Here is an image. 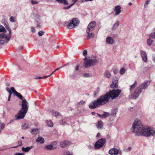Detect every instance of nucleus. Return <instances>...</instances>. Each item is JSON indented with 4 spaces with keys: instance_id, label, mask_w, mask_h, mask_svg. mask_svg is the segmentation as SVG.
Listing matches in <instances>:
<instances>
[{
    "instance_id": "1",
    "label": "nucleus",
    "mask_w": 155,
    "mask_h": 155,
    "mask_svg": "<svg viewBox=\"0 0 155 155\" xmlns=\"http://www.w3.org/2000/svg\"><path fill=\"white\" fill-rule=\"evenodd\" d=\"M121 92V90L119 89L110 90L105 94L101 96L97 100L92 102L89 104V107L91 109H94L104 105L109 102L110 99H114L117 97Z\"/></svg>"
},
{
    "instance_id": "2",
    "label": "nucleus",
    "mask_w": 155,
    "mask_h": 155,
    "mask_svg": "<svg viewBox=\"0 0 155 155\" xmlns=\"http://www.w3.org/2000/svg\"><path fill=\"white\" fill-rule=\"evenodd\" d=\"M130 130L137 136L149 137L155 134V130L149 127L145 128L141 124L140 121L137 119L134 122Z\"/></svg>"
},
{
    "instance_id": "3",
    "label": "nucleus",
    "mask_w": 155,
    "mask_h": 155,
    "mask_svg": "<svg viewBox=\"0 0 155 155\" xmlns=\"http://www.w3.org/2000/svg\"><path fill=\"white\" fill-rule=\"evenodd\" d=\"M150 84V81H146L142 83L137 87L134 93L129 96V98L135 99L138 97L141 93L142 90L147 89Z\"/></svg>"
},
{
    "instance_id": "4",
    "label": "nucleus",
    "mask_w": 155,
    "mask_h": 155,
    "mask_svg": "<svg viewBox=\"0 0 155 155\" xmlns=\"http://www.w3.org/2000/svg\"><path fill=\"white\" fill-rule=\"evenodd\" d=\"M4 25L6 28L8 30L9 35L7 36L4 33H2L0 34V46L3 45L5 42L6 43L8 42L12 36V31L8 23L5 22Z\"/></svg>"
},
{
    "instance_id": "5",
    "label": "nucleus",
    "mask_w": 155,
    "mask_h": 155,
    "mask_svg": "<svg viewBox=\"0 0 155 155\" xmlns=\"http://www.w3.org/2000/svg\"><path fill=\"white\" fill-rule=\"evenodd\" d=\"M106 140L105 138H101L99 140L95 143V147L97 149L102 147L105 143Z\"/></svg>"
},
{
    "instance_id": "6",
    "label": "nucleus",
    "mask_w": 155,
    "mask_h": 155,
    "mask_svg": "<svg viewBox=\"0 0 155 155\" xmlns=\"http://www.w3.org/2000/svg\"><path fill=\"white\" fill-rule=\"evenodd\" d=\"M108 153L111 155H117L118 154L121 155L122 154V151L120 149L113 148L109 151Z\"/></svg>"
},
{
    "instance_id": "7",
    "label": "nucleus",
    "mask_w": 155,
    "mask_h": 155,
    "mask_svg": "<svg viewBox=\"0 0 155 155\" xmlns=\"http://www.w3.org/2000/svg\"><path fill=\"white\" fill-rule=\"evenodd\" d=\"M28 104L25 99L22 101L21 108V110L27 112L28 108Z\"/></svg>"
},
{
    "instance_id": "8",
    "label": "nucleus",
    "mask_w": 155,
    "mask_h": 155,
    "mask_svg": "<svg viewBox=\"0 0 155 155\" xmlns=\"http://www.w3.org/2000/svg\"><path fill=\"white\" fill-rule=\"evenodd\" d=\"M27 113L25 111L20 110L18 114L15 116V117L17 118L16 119H21L24 118Z\"/></svg>"
},
{
    "instance_id": "9",
    "label": "nucleus",
    "mask_w": 155,
    "mask_h": 155,
    "mask_svg": "<svg viewBox=\"0 0 155 155\" xmlns=\"http://www.w3.org/2000/svg\"><path fill=\"white\" fill-rule=\"evenodd\" d=\"M118 78L117 77H114L112 80V84H111L110 87L112 88H117L118 87Z\"/></svg>"
},
{
    "instance_id": "10",
    "label": "nucleus",
    "mask_w": 155,
    "mask_h": 155,
    "mask_svg": "<svg viewBox=\"0 0 155 155\" xmlns=\"http://www.w3.org/2000/svg\"><path fill=\"white\" fill-rule=\"evenodd\" d=\"M96 25V22L95 21L91 22L88 25L87 29L86 30V32H88L89 31H91L94 29Z\"/></svg>"
},
{
    "instance_id": "11",
    "label": "nucleus",
    "mask_w": 155,
    "mask_h": 155,
    "mask_svg": "<svg viewBox=\"0 0 155 155\" xmlns=\"http://www.w3.org/2000/svg\"><path fill=\"white\" fill-rule=\"evenodd\" d=\"M140 55L142 58L143 61L145 62L147 61V57L146 52L143 50L140 51Z\"/></svg>"
},
{
    "instance_id": "12",
    "label": "nucleus",
    "mask_w": 155,
    "mask_h": 155,
    "mask_svg": "<svg viewBox=\"0 0 155 155\" xmlns=\"http://www.w3.org/2000/svg\"><path fill=\"white\" fill-rule=\"evenodd\" d=\"M121 7L120 5H117L115 7L114 10L115 12L114 16H116L120 14L121 11Z\"/></svg>"
},
{
    "instance_id": "13",
    "label": "nucleus",
    "mask_w": 155,
    "mask_h": 155,
    "mask_svg": "<svg viewBox=\"0 0 155 155\" xmlns=\"http://www.w3.org/2000/svg\"><path fill=\"white\" fill-rule=\"evenodd\" d=\"M71 143L69 141L67 140H63L60 142V146L61 148H64L70 145Z\"/></svg>"
},
{
    "instance_id": "14",
    "label": "nucleus",
    "mask_w": 155,
    "mask_h": 155,
    "mask_svg": "<svg viewBox=\"0 0 155 155\" xmlns=\"http://www.w3.org/2000/svg\"><path fill=\"white\" fill-rule=\"evenodd\" d=\"M92 61V59H89L85 61L84 63V67L85 68H87L93 66Z\"/></svg>"
},
{
    "instance_id": "15",
    "label": "nucleus",
    "mask_w": 155,
    "mask_h": 155,
    "mask_svg": "<svg viewBox=\"0 0 155 155\" xmlns=\"http://www.w3.org/2000/svg\"><path fill=\"white\" fill-rule=\"evenodd\" d=\"M56 148V147H53L52 145L49 144L45 146L44 148V149L45 150H51Z\"/></svg>"
},
{
    "instance_id": "16",
    "label": "nucleus",
    "mask_w": 155,
    "mask_h": 155,
    "mask_svg": "<svg viewBox=\"0 0 155 155\" xmlns=\"http://www.w3.org/2000/svg\"><path fill=\"white\" fill-rule=\"evenodd\" d=\"M106 41L108 44H112L114 42V40L112 38L109 36L107 38Z\"/></svg>"
},
{
    "instance_id": "17",
    "label": "nucleus",
    "mask_w": 155,
    "mask_h": 155,
    "mask_svg": "<svg viewBox=\"0 0 155 155\" xmlns=\"http://www.w3.org/2000/svg\"><path fill=\"white\" fill-rule=\"evenodd\" d=\"M90 32H86L87 34V39L92 38L94 36V34L92 32L90 33Z\"/></svg>"
},
{
    "instance_id": "18",
    "label": "nucleus",
    "mask_w": 155,
    "mask_h": 155,
    "mask_svg": "<svg viewBox=\"0 0 155 155\" xmlns=\"http://www.w3.org/2000/svg\"><path fill=\"white\" fill-rule=\"evenodd\" d=\"M96 126L98 129H101L103 126V123L102 122L101 120H99Z\"/></svg>"
},
{
    "instance_id": "19",
    "label": "nucleus",
    "mask_w": 155,
    "mask_h": 155,
    "mask_svg": "<svg viewBox=\"0 0 155 155\" xmlns=\"http://www.w3.org/2000/svg\"><path fill=\"white\" fill-rule=\"evenodd\" d=\"M120 22L119 21H117L113 25L112 29L113 30H115L118 28Z\"/></svg>"
},
{
    "instance_id": "20",
    "label": "nucleus",
    "mask_w": 155,
    "mask_h": 155,
    "mask_svg": "<svg viewBox=\"0 0 155 155\" xmlns=\"http://www.w3.org/2000/svg\"><path fill=\"white\" fill-rule=\"evenodd\" d=\"M149 36L150 37L147 40V44L148 46H150L151 45L153 42V41L152 39L154 38L151 37L150 34L149 35Z\"/></svg>"
},
{
    "instance_id": "21",
    "label": "nucleus",
    "mask_w": 155,
    "mask_h": 155,
    "mask_svg": "<svg viewBox=\"0 0 155 155\" xmlns=\"http://www.w3.org/2000/svg\"><path fill=\"white\" fill-rule=\"evenodd\" d=\"M35 24L37 25L38 27L41 26L42 24L41 20L39 18H36L35 19Z\"/></svg>"
},
{
    "instance_id": "22",
    "label": "nucleus",
    "mask_w": 155,
    "mask_h": 155,
    "mask_svg": "<svg viewBox=\"0 0 155 155\" xmlns=\"http://www.w3.org/2000/svg\"><path fill=\"white\" fill-rule=\"evenodd\" d=\"M33 147V146H31L30 147H27L26 148L24 147H22L21 148V150L22 151L26 152H28Z\"/></svg>"
},
{
    "instance_id": "23",
    "label": "nucleus",
    "mask_w": 155,
    "mask_h": 155,
    "mask_svg": "<svg viewBox=\"0 0 155 155\" xmlns=\"http://www.w3.org/2000/svg\"><path fill=\"white\" fill-rule=\"evenodd\" d=\"M98 115L101 117L105 118L109 117L110 115L109 113L106 112H104V113L102 114H97Z\"/></svg>"
},
{
    "instance_id": "24",
    "label": "nucleus",
    "mask_w": 155,
    "mask_h": 155,
    "mask_svg": "<svg viewBox=\"0 0 155 155\" xmlns=\"http://www.w3.org/2000/svg\"><path fill=\"white\" fill-rule=\"evenodd\" d=\"M56 1L60 3L63 4L64 5H67L69 3L68 2L67 0H55Z\"/></svg>"
},
{
    "instance_id": "25",
    "label": "nucleus",
    "mask_w": 155,
    "mask_h": 155,
    "mask_svg": "<svg viewBox=\"0 0 155 155\" xmlns=\"http://www.w3.org/2000/svg\"><path fill=\"white\" fill-rule=\"evenodd\" d=\"M36 141L37 142H40L41 143H43L45 142L44 139L41 137H38Z\"/></svg>"
},
{
    "instance_id": "26",
    "label": "nucleus",
    "mask_w": 155,
    "mask_h": 155,
    "mask_svg": "<svg viewBox=\"0 0 155 155\" xmlns=\"http://www.w3.org/2000/svg\"><path fill=\"white\" fill-rule=\"evenodd\" d=\"M73 24H75L74 26H77L79 23V21L78 19L76 18H73L71 20Z\"/></svg>"
},
{
    "instance_id": "27",
    "label": "nucleus",
    "mask_w": 155,
    "mask_h": 155,
    "mask_svg": "<svg viewBox=\"0 0 155 155\" xmlns=\"http://www.w3.org/2000/svg\"><path fill=\"white\" fill-rule=\"evenodd\" d=\"M75 24H73L71 21H70L67 25V27L69 29H71L74 28L75 26Z\"/></svg>"
},
{
    "instance_id": "28",
    "label": "nucleus",
    "mask_w": 155,
    "mask_h": 155,
    "mask_svg": "<svg viewBox=\"0 0 155 155\" xmlns=\"http://www.w3.org/2000/svg\"><path fill=\"white\" fill-rule=\"evenodd\" d=\"M6 32V30L4 26L0 25V33H2L5 34Z\"/></svg>"
},
{
    "instance_id": "29",
    "label": "nucleus",
    "mask_w": 155,
    "mask_h": 155,
    "mask_svg": "<svg viewBox=\"0 0 155 155\" xmlns=\"http://www.w3.org/2000/svg\"><path fill=\"white\" fill-rule=\"evenodd\" d=\"M51 114L53 116L56 117L60 116L61 115V114L58 112L56 111H55L54 110H52V111Z\"/></svg>"
},
{
    "instance_id": "30",
    "label": "nucleus",
    "mask_w": 155,
    "mask_h": 155,
    "mask_svg": "<svg viewBox=\"0 0 155 155\" xmlns=\"http://www.w3.org/2000/svg\"><path fill=\"white\" fill-rule=\"evenodd\" d=\"M47 124L50 127H52L53 126V123L51 120H47Z\"/></svg>"
},
{
    "instance_id": "31",
    "label": "nucleus",
    "mask_w": 155,
    "mask_h": 155,
    "mask_svg": "<svg viewBox=\"0 0 155 155\" xmlns=\"http://www.w3.org/2000/svg\"><path fill=\"white\" fill-rule=\"evenodd\" d=\"M104 76L107 78H110L111 77V74L109 71H106L104 74Z\"/></svg>"
},
{
    "instance_id": "32",
    "label": "nucleus",
    "mask_w": 155,
    "mask_h": 155,
    "mask_svg": "<svg viewBox=\"0 0 155 155\" xmlns=\"http://www.w3.org/2000/svg\"><path fill=\"white\" fill-rule=\"evenodd\" d=\"M137 82L136 81H135L134 83L133 84L130 86V91H131L132 89H134L135 87L137 85Z\"/></svg>"
},
{
    "instance_id": "33",
    "label": "nucleus",
    "mask_w": 155,
    "mask_h": 155,
    "mask_svg": "<svg viewBox=\"0 0 155 155\" xmlns=\"http://www.w3.org/2000/svg\"><path fill=\"white\" fill-rule=\"evenodd\" d=\"M98 60L96 59L92 60V63L93 66L96 65L98 64Z\"/></svg>"
},
{
    "instance_id": "34",
    "label": "nucleus",
    "mask_w": 155,
    "mask_h": 155,
    "mask_svg": "<svg viewBox=\"0 0 155 155\" xmlns=\"http://www.w3.org/2000/svg\"><path fill=\"white\" fill-rule=\"evenodd\" d=\"M20 99H23V97L22 96L20 93L17 92L16 94H15Z\"/></svg>"
},
{
    "instance_id": "35",
    "label": "nucleus",
    "mask_w": 155,
    "mask_h": 155,
    "mask_svg": "<svg viewBox=\"0 0 155 155\" xmlns=\"http://www.w3.org/2000/svg\"><path fill=\"white\" fill-rule=\"evenodd\" d=\"M85 103V102L83 101H80L77 104V106L78 107H81L82 105L84 104Z\"/></svg>"
},
{
    "instance_id": "36",
    "label": "nucleus",
    "mask_w": 155,
    "mask_h": 155,
    "mask_svg": "<svg viewBox=\"0 0 155 155\" xmlns=\"http://www.w3.org/2000/svg\"><path fill=\"white\" fill-rule=\"evenodd\" d=\"M126 72V69L124 68H121L120 71V74H123Z\"/></svg>"
},
{
    "instance_id": "37",
    "label": "nucleus",
    "mask_w": 155,
    "mask_h": 155,
    "mask_svg": "<svg viewBox=\"0 0 155 155\" xmlns=\"http://www.w3.org/2000/svg\"><path fill=\"white\" fill-rule=\"evenodd\" d=\"M31 133L33 134H36L38 133V130L36 128L33 129L31 130Z\"/></svg>"
},
{
    "instance_id": "38",
    "label": "nucleus",
    "mask_w": 155,
    "mask_h": 155,
    "mask_svg": "<svg viewBox=\"0 0 155 155\" xmlns=\"http://www.w3.org/2000/svg\"><path fill=\"white\" fill-rule=\"evenodd\" d=\"M29 125L27 124H24L22 125V128L23 129H26L28 128Z\"/></svg>"
},
{
    "instance_id": "39",
    "label": "nucleus",
    "mask_w": 155,
    "mask_h": 155,
    "mask_svg": "<svg viewBox=\"0 0 155 155\" xmlns=\"http://www.w3.org/2000/svg\"><path fill=\"white\" fill-rule=\"evenodd\" d=\"M30 2L32 5H35L39 3L38 1L35 0H31Z\"/></svg>"
},
{
    "instance_id": "40",
    "label": "nucleus",
    "mask_w": 155,
    "mask_h": 155,
    "mask_svg": "<svg viewBox=\"0 0 155 155\" xmlns=\"http://www.w3.org/2000/svg\"><path fill=\"white\" fill-rule=\"evenodd\" d=\"M18 143L19 144V145L18 146H16L15 147H12V148H15L18 147L19 146H22V141L21 140L19 141L18 142Z\"/></svg>"
},
{
    "instance_id": "41",
    "label": "nucleus",
    "mask_w": 155,
    "mask_h": 155,
    "mask_svg": "<svg viewBox=\"0 0 155 155\" xmlns=\"http://www.w3.org/2000/svg\"><path fill=\"white\" fill-rule=\"evenodd\" d=\"M117 108H115L112 110V115H116L117 111Z\"/></svg>"
},
{
    "instance_id": "42",
    "label": "nucleus",
    "mask_w": 155,
    "mask_h": 155,
    "mask_svg": "<svg viewBox=\"0 0 155 155\" xmlns=\"http://www.w3.org/2000/svg\"><path fill=\"white\" fill-rule=\"evenodd\" d=\"M9 21L12 22H15L16 20L15 17L13 16H11L9 19Z\"/></svg>"
},
{
    "instance_id": "43",
    "label": "nucleus",
    "mask_w": 155,
    "mask_h": 155,
    "mask_svg": "<svg viewBox=\"0 0 155 155\" xmlns=\"http://www.w3.org/2000/svg\"><path fill=\"white\" fill-rule=\"evenodd\" d=\"M60 123L61 125H66L67 123L64 120H61L60 121Z\"/></svg>"
},
{
    "instance_id": "44",
    "label": "nucleus",
    "mask_w": 155,
    "mask_h": 155,
    "mask_svg": "<svg viewBox=\"0 0 155 155\" xmlns=\"http://www.w3.org/2000/svg\"><path fill=\"white\" fill-rule=\"evenodd\" d=\"M150 2V1L149 0L146 1L144 5V7L145 8H146L147 6L149 4Z\"/></svg>"
},
{
    "instance_id": "45",
    "label": "nucleus",
    "mask_w": 155,
    "mask_h": 155,
    "mask_svg": "<svg viewBox=\"0 0 155 155\" xmlns=\"http://www.w3.org/2000/svg\"><path fill=\"white\" fill-rule=\"evenodd\" d=\"M5 126V124L4 123H3V124H1V126H0L1 130H2V129H3L4 128Z\"/></svg>"
},
{
    "instance_id": "46",
    "label": "nucleus",
    "mask_w": 155,
    "mask_h": 155,
    "mask_svg": "<svg viewBox=\"0 0 155 155\" xmlns=\"http://www.w3.org/2000/svg\"><path fill=\"white\" fill-rule=\"evenodd\" d=\"M44 32L42 31H40L38 33V35L39 36H42L44 34Z\"/></svg>"
},
{
    "instance_id": "47",
    "label": "nucleus",
    "mask_w": 155,
    "mask_h": 155,
    "mask_svg": "<svg viewBox=\"0 0 155 155\" xmlns=\"http://www.w3.org/2000/svg\"><path fill=\"white\" fill-rule=\"evenodd\" d=\"M11 89L12 91L15 94L17 92L15 90V89L14 87H11Z\"/></svg>"
},
{
    "instance_id": "48",
    "label": "nucleus",
    "mask_w": 155,
    "mask_h": 155,
    "mask_svg": "<svg viewBox=\"0 0 155 155\" xmlns=\"http://www.w3.org/2000/svg\"><path fill=\"white\" fill-rule=\"evenodd\" d=\"M61 67H60V68H57L55 70L53 71V72L51 73V74H50V75H49L48 76H49V77L51 76V75H52L53 74L54 72H55L56 71H58V70H59V69H61Z\"/></svg>"
},
{
    "instance_id": "49",
    "label": "nucleus",
    "mask_w": 155,
    "mask_h": 155,
    "mask_svg": "<svg viewBox=\"0 0 155 155\" xmlns=\"http://www.w3.org/2000/svg\"><path fill=\"white\" fill-rule=\"evenodd\" d=\"M49 77V76L47 75V76H45V77H38V78H37V79H45V78H48Z\"/></svg>"
},
{
    "instance_id": "50",
    "label": "nucleus",
    "mask_w": 155,
    "mask_h": 155,
    "mask_svg": "<svg viewBox=\"0 0 155 155\" xmlns=\"http://www.w3.org/2000/svg\"><path fill=\"white\" fill-rule=\"evenodd\" d=\"M83 55L85 56H86L87 55V51L86 50L84 51L83 52Z\"/></svg>"
},
{
    "instance_id": "51",
    "label": "nucleus",
    "mask_w": 155,
    "mask_h": 155,
    "mask_svg": "<svg viewBox=\"0 0 155 155\" xmlns=\"http://www.w3.org/2000/svg\"><path fill=\"white\" fill-rule=\"evenodd\" d=\"M84 77H91V75L88 73H86L84 74L83 75Z\"/></svg>"
},
{
    "instance_id": "52",
    "label": "nucleus",
    "mask_w": 155,
    "mask_h": 155,
    "mask_svg": "<svg viewBox=\"0 0 155 155\" xmlns=\"http://www.w3.org/2000/svg\"><path fill=\"white\" fill-rule=\"evenodd\" d=\"M25 153H15L14 155H24Z\"/></svg>"
},
{
    "instance_id": "53",
    "label": "nucleus",
    "mask_w": 155,
    "mask_h": 155,
    "mask_svg": "<svg viewBox=\"0 0 155 155\" xmlns=\"http://www.w3.org/2000/svg\"><path fill=\"white\" fill-rule=\"evenodd\" d=\"M131 149H132V148L131 147H129L127 149H125L124 150L125 151L127 152L130 151L131 150Z\"/></svg>"
},
{
    "instance_id": "54",
    "label": "nucleus",
    "mask_w": 155,
    "mask_h": 155,
    "mask_svg": "<svg viewBox=\"0 0 155 155\" xmlns=\"http://www.w3.org/2000/svg\"><path fill=\"white\" fill-rule=\"evenodd\" d=\"M31 31L33 33H35V29L34 27H32L31 28Z\"/></svg>"
},
{
    "instance_id": "55",
    "label": "nucleus",
    "mask_w": 155,
    "mask_h": 155,
    "mask_svg": "<svg viewBox=\"0 0 155 155\" xmlns=\"http://www.w3.org/2000/svg\"><path fill=\"white\" fill-rule=\"evenodd\" d=\"M64 155H71L69 151H66L64 154Z\"/></svg>"
},
{
    "instance_id": "56",
    "label": "nucleus",
    "mask_w": 155,
    "mask_h": 155,
    "mask_svg": "<svg viewBox=\"0 0 155 155\" xmlns=\"http://www.w3.org/2000/svg\"><path fill=\"white\" fill-rule=\"evenodd\" d=\"M79 66L78 65H77L75 68V71H77L79 70Z\"/></svg>"
},
{
    "instance_id": "57",
    "label": "nucleus",
    "mask_w": 155,
    "mask_h": 155,
    "mask_svg": "<svg viewBox=\"0 0 155 155\" xmlns=\"http://www.w3.org/2000/svg\"><path fill=\"white\" fill-rule=\"evenodd\" d=\"M6 90L9 93L12 92L9 88L8 87H6Z\"/></svg>"
},
{
    "instance_id": "58",
    "label": "nucleus",
    "mask_w": 155,
    "mask_h": 155,
    "mask_svg": "<svg viewBox=\"0 0 155 155\" xmlns=\"http://www.w3.org/2000/svg\"><path fill=\"white\" fill-rule=\"evenodd\" d=\"M113 72L114 74H116L117 73V69H114L113 70Z\"/></svg>"
},
{
    "instance_id": "59",
    "label": "nucleus",
    "mask_w": 155,
    "mask_h": 155,
    "mask_svg": "<svg viewBox=\"0 0 155 155\" xmlns=\"http://www.w3.org/2000/svg\"><path fill=\"white\" fill-rule=\"evenodd\" d=\"M94 96H96L98 94V93H97V92L94 91Z\"/></svg>"
},
{
    "instance_id": "60",
    "label": "nucleus",
    "mask_w": 155,
    "mask_h": 155,
    "mask_svg": "<svg viewBox=\"0 0 155 155\" xmlns=\"http://www.w3.org/2000/svg\"><path fill=\"white\" fill-rule=\"evenodd\" d=\"M152 60L153 62L155 63V56H153V57Z\"/></svg>"
},
{
    "instance_id": "61",
    "label": "nucleus",
    "mask_w": 155,
    "mask_h": 155,
    "mask_svg": "<svg viewBox=\"0 0 155 155\" xmlns=\"http://www.w3.org/2000/svg\"><path fill=\"white\" fill-rule=\"evenodd\" d=\"M100 88L99 87H98L97 89V93H98L100 91Z\"/></svg>"
},
{
    "instance_id": "62",
    "label": "nucleus",
    "mask_w": 155,
    "mask_h": 155,
    "mask_svg": "<svg viewBox=\"0 0 155 155\" xmlns=\"http://www.w3.org/2000/svg\"><path fill=\"white\" fill-rule=\"evenodd\" d=\"M84 60L85 61H86L87 60V58L86 56H85V57L84 59Z\"/></svg>"
},
{
    "instance_id": "63",
    "label": "nucleus",
    "mask_w": 155,
    "mask_h": 155,
    "mask_svg": "<svg viewBox=\"0 0 155 155\" xmlns=\"http://www.w3.org/2000/svg\"><path fill=\"white\" fill-rule=\"evenodd\" d=\"M12 94V92H11V93H9V95L8 96V98H11Z\"/></svg>"
},
{
    "instance_id": "64",
    "label": "nucleus",
    "mask_w": 155,
    "mask_h": 155,
    "mask_svg": "<svg viewBox=\"0 0 155 155\" xmlns=\"http://www.w3.org/2000/svg\"><path fill=\"white\" fill-rule=\"evenodd\" d=\"M100 134L99 133H98L97 135V137H99L100 136Z\"/></svg>"
}]
</instances>
